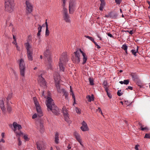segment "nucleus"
Instances as JSON below:
<instances>
[{
    "mask_svg": "<svg viewBox=\"0 0 150 150\" xmlns=\"http://www.w3.org/2000/svg\"><path fill=\"white\" fill-rule=\"evenodd\" d=\"M103 85L104 86V88H105V89H108V82L106 80H104V81L103 83Z\"/></svg>",
    "mask_w": 150,
    "mask_h": 150,
    "instance_id": "obj_29",
    "label": "nucleus"
},
{
    "mask_svg": "<svg viewBox=\"0 0 150 150\" xmlns=\"http://www.w3.org/2000/svg\"><path fill=\"white\" fill-rule=\"evenodd\" d=\"M7 110L9 113H10L12 110V108L9 106H8Z\"/></svg>",
    "mask_w": 150,
    "mask_h": 150,
    "instance_id": "obj_41",
    "label": "nucleus"
},
{
    "mask_svg": "<svg viewBox=\"0 0 150 150\" xmlns=\"http://www.w3.org/2000/svg\"><path fill=\"white\" fill-rule=\"evenodd\" d=\"M62 112L64 116L68 115V110L66 109V107H64L62 108Z\"/></svg>",
    "mask_w": 150,
    "mask_h": 150,
    "instance_id": "obj_26",
    "label": "nucleus"
},
{
    "mask_svg": "<svg viewBox=\"0 0 150 150\" xmlns=\"http://www.w3.org/2000/svg\"><path fill=\"white\" fill-rule=\"evenodd\" d=\"M37 26L38 32L37 34V36L38 37H40L41 32L42 31V26L39 24H38Z\"/></svg>",
    "mask_w": 150,
    "mask_h": 150,
    "instance_id": "obj_19",
    "label": "nucleus"
},
{
    "mask_svg": "<svg viewBox=\"0 0 150 150\" xmlns=\"http://www.w3.org/2000/svg\"><path fill=\"white\" fill-rule=\"evenodd\" d=\"M38 81L39 84L42 87L45 86L46 82L44 78L41 75L39 76L38 77Z\"/></svg>",
    "mask_w": 150,
    "mask_h": 150,
    "instance_id": "obj_10",
    "label": "nucleus"
},
{
    "mask_svg": "<svg viewBox=\"0 0 150 150\" xmlns=\"http://www.w3.org/2000/svg\"><path fill=\"white\" fill-rule=\"evenodd\" d=\"M139 125L140 126V129L142 131H144L145 130H148V128L147 127H143L144 126V125H142L140 123V122H139Z\"/></svg>",
    "mask_w": 150,
    "mask_h": 150,
    "instance_id": "obj_30",
    "label": "nucleus"
},
{
    "mask_svg": "<svg viewBox=\"0 0 150 150\" xmlns=\"http://www.w3.org/2000/svg\"><path fill=\"white\" fill-rule=\"evenodd\" d=\"M16 47L17 50L18 51H19L20 50V48L18 47V46L17 45H16Z\"/></svg>",
    "mask_w": 150,
    "mask_h": 150,
    "instance_id": "obj_57",
    "label": "nucleus"
},
{
    "mask_svg": "<svg viewBox=\"0 0 150 150\" xmlns=\"http://www.w3.org/2000/svg\"><path fill=\"white\" fill-rule=\"evenodd\" d=\"M80 52L79 49L78 50L74 52L75 56L73 58L72 60L74 62L78 64L80 62Z\"/></svg>",
    "mask_w": 150,
    "mask_h": 150,
    "instance_id": "obj_8",
    "label": "nucleus"
},
{
    "mask_svg": "<svg viewBox=\"0 0 150 150\" xmlns=\"http://www.w3.org/2000/svg\"><path fill=\"white\" fill-rule=\"evenodd\" d=\"M138 49H139V47L137 46L136 50H131V52H132V54L133 55H134V56H135L136 55V54L137 52H138Z\"/></svg>",
    "mask_w": 150,
    "mask_h": 150,
    "instance_id": "obj_32",
    "label": "nucleus"
},
{
    "mask_svg": "<svg viewBox=\"0 0 150 150\" xmlns=\"http://www.w3.org/2000/svg\"><path fill=\"white\" fill-rule=\"evenodd\" d=\"M75 0H70L69 3V13L72 14L74 12L76 7Z\"/></svg>",
    "mask_w": 150,
    "mask_h": 150,
    "instance_id": "obj_7",
    "label": "nucleus"
},
{
    "mask_svg": "<svg viewBox=\"0 0 150 150\" xmlns=\"http://www.w3.org/2000/svg\"><path fill=\"white\" fill-rule=\"evenodd\" d=\"M59 136L58 133L57 132L56 133L55 135V142L57 144L59 143Z\"/></svg>",
    "mask_w": 150,
    "mask_h": 150,
    "instance_id": "obj_28",
    "label": "nucleus"
},
{
    "mask_svg": "<svg viewBox=\"0 0 150 150\" xmlns=\"http://www.w3.org/2000/svg\"><path fill=\"white\" fill-rule=\"evenodd\" d=\"M67 148L68 149H70L71 148V147L70 146V144H69L68 145V146L67 147Z\"/></svg>",
    "mask_w": 150,
    "mask_h": 150,
    "instance_id": "obj_59",
    "label": "nucleus"
},
{
    "mask_svg": "<svg viewBox=\"0 0 150 150\" xmlns=\"http://www.w3.org/2000/svg\"><path fill=\"white\" fill-rule=\"evenodd\" d=\"M95 47H97L98 49H99L100 48V46L98 44L97 45V46H96Z\"/></svg>",
    "mask_w": 150,
    "mask_h": 150,
    "instance_id": "obj_63",
    "label": "nucleus"
},
{
    "mask_svg": "<svg viewBox=\"0 0 150 150\" xmlns=\"http://www.w3.org/2000/svg\"><path fill=\"white\" fill-rule=\"evenodd\" d=\"M19 61V67L20 70L21 75L24 77L25 75V66L24 60L23 59H21Z\"/></svg>",
    "mask_w": 150,
    "mask_h": 150,
    "instance_id": "obj_4",
    "label": "nucleus"
},
{
    "mask_svg": "<svg viewBox=\"0 0 150 150\" xmlns=\"http://www.w3.org/2000/svg\"><path fill=\"white\" fill-rule=\"evenodd\" d=\"M86 98L88 102H90L94 100V97L93 94H92L91 96H87Z\"/></svg>",
    "mask_w": 150,
    "mask_h": 150,
    "instance_id": "obj_24",
    "label": "nucleus"
},
{
    "mask_svg": "<svg viewBox=\"0 0 150 150\" xmlns=\"http://www.w3.org/2000/svg\"><path fill=\"white\" fill-rule=\"evenodd\" d=\"M68 61V58L65 53H63L59 59V62L64 63H66Z\"/></svg>",
    "mask_w": 150,
    "mask_h": 150,
    "instance_id": "obj_11",
    "label": "nucleus"
},
{
    "mask_svg": "<svg viewBox=\"0 0 150 150\" xmlns=\"http://www.w3.org/2000/svg\"><path fill=\"white\" fill-rule=\"evenodd\" d=\"M108 36L110 37H112V35L111 34L109 33H108Z\"/></svg>",
    "mask_w": 150,
    "mask_h": 150,
    "instance_id": "obj_61",
    "label": "nucleus"
},
{
    "mask_svg": "<svg viewBox=\"0 0 150 150\" xmlns=\"http://www.w3.org/2000/svg\"><path fill=\"white\" fill-rule=\"evenodd\" d=\"M38 115V114H37L36 113H35L33 115L32 117V118L33 119H34L36 118L37 117V115Z\"/></svg>",
    "mask_w": 150,
    "mask_h": 150,
    "instance_id": "obj_46",
    "label": "nucleus"
},
{
    "mask_svg": "<svg viewBox=\"0 0 150 150\" xmlns=\"http://www.w3.org/2000/svg\"><path fill=\"white\" fill-rule=\"evenodd\" d=\"M115 2L117 4H120L122 1V0H115Z\"/></svg>",
    "mask_w": 150,
    "mask_h": 150,
    "instance_id": "obj_47",
    "label": "nucleus"
},
{
    "mask_svg": "<svg viewBox=\"0 0 150 150\" xmlns=\"http://www.w3.org/2000/svg\"><path fill=\"white\" fill-rule=\"evenodd\" d=\"M33 54L32 51L27 52V57L29 61H32L33 60Z\"/></svg>",
    "mask_w": 150,
    "mask_h": 150,
    "instance_id": "obj_16",
    "label": "nucleus"
},
{
    "mask_svg": "<svg viewBox=\"0 0 150 150\" xmlns=\"http://www.w3.org/2000/svg\"><path fill=\"white\" fill-rule=\"evenodd\" d=\"M74 135L75 137V138L78 141H79L81 139L80 138V136L79 134L76 132H75L74 133Z\"/></svg>",
    "mask_w": 150,
    "mask_h": 150,
    "instance_id": "obj_23",
    "label": "nucleus"
},
{
    "mask_svg": "<svg viewBox=\"0 0 150 150\" xmlns=\"http://www.w3.org/2000/svg\"><path fill=\"white\" fill-rule=\"evenodd\" d=\"M98 110L99 111V112H100V113L101 114H103V113L102 112V111H101V110L100 108H98Z\"/></svg>",
    "mask_w": 150,
    "mask_h": 150,
    "instance_id": "obj_52",
    "label": "nucleus"
},
{
    "mask_svg": "<svg viewBox=\"0 0 150 150\" xmlns=\"http://www.w3.org/2000/svg\"><path fill=\"white\" fill-rule=\"evenodd\" d=\"M121 90H118L117 92V95L119 96H121L122 94L123 93H120V92L121 91Z\"/></svg>",
    "mask_w": 150,
    "mask_h": 150,
    "instance_id": "obj_44",
    "label": "nucleus"
},
{
    "mask_svg": "<svg viewBox=\"0 0 150 150\" xmlns=\"http://www.w3.org/2000/svg\"><path fill=\"white\" fill-rule=\"evenodd\" d=\"M79 143L82 146H83V145L82 144V142H81V139L80 140V141H78Z\"/></svg>",
    "mask_w": 150,
    "mask_h": 150,
    "instance_id": "obj_60",
    "label": "nucleus"
},
{
    "mask_svg": "<svg viewBox=\"0 0 150 150\" xmlns=\"http://www.w3.org/2000/svg\"><path fill=\"white\" fill-rule=\"evenodd\" d=\"M25 45L27 50V52L31 51L30 50L31 48V46L29 42H27L25 43Z\"/></svg>",
    "mask_w": 150,
    "mask_h": 150,
    "instance_id": "obj_22",
    "label": "nucleus"
},
{
    "mask_svg": "<svg viewBox=\"0 0 150 150\" xmlns=\"http://www.w3.org/2000/svg\"><path fill=\"white\" fill-rule=\"evenodd\" d=\"M40 128H42L43 127V125H42V124L41 122H40Z\"/></svg>",
    "mask_w": 150,
    "mask_h": 150,
    "instance_id": "obj_56",
    "label": "nucleus"
},
{
    "mask_svg": "<svg viewBox=\"0 0 150 150\" xmlns=\"http://www.w3.org/2000/svg\"><path fill=\"white\" fill-rule=\"evenodd\" d=\"M127 46L125 44L123 45L122 47V48L124 50H127Z\"/></svg>",
    "mask_w": 150,
    "mask_h": 150,
    "instance_id": "obj_37",
    "label": "nucleus"
},
{
    "mask_svg": "<svg viewBox=\"0 0 150 150\" xmlns=\"http://www.w3.org/2000/svg\"><path fill=\"white\" fill-rule=\"evenodd\" d=\"M62 1L63 2L62 5L63 7V19L66 22L70 23L71 22L70 17L68 13L67 9L65 7L66 0H62Z\"/></svg>",
    "mask_w": 150,
    "mask_h": 150,
    "instance_id": "obj_2",
    "label": "nucleus"
},
{
    "mask_svg": "<svg viewBox=\"0 0 150 150\" xmlns=\"http://www.w3.org/2000/svg\"><path fill=\"white\" fill-rule=\"evenodd\" d=\"M62 93H63L65 97V98L67 100L68 99V92L67 91H66L65 90V89L64 88H62Z\"/></svg>",
    "mask_w": 150,
    "mask_h": 150,
    "instance_id": "obj_21",
    "label": "nucleus"
},
{
    "mask_svg": "<svg viewBox=\"0 0 150 150\" xmlns=\"http://www.w3.org/2000/svg\"><path fill=\"white\" fill-rule=\"evenodd\" d=\"M50 32L48 30V28H46V31H45V36L46 37H47L49 35Z\"/></svg>",
    "mask_w": 150,
    "mask_h": 150,
    "instance_id": "obj_39",
    "label": "nucleus"
},
{
    "mask_svg": "<svg viewBox=\"0 0 150 150\" xmlns=\"http://www.w3.org/2000/svg\"><path fill=\"white\" fill-rule=\"evenodd\" d=\"M4 134L5 133L4 132H2L1 134V136L2 137V138H4Z\"/></svg>",
    "mask_w": 150,
    "mask_h": 150,
    "instance_id": "obj_54",
    "label": "nucleus"
},
{
    "mask_svg": "<svg viewBox=\"0 0 150 150\" xmlns=\"http://www.w3.org/2000/svg\"><path fill=\"white\" fill-rule=\"evenodd\" d=\"M2 142L3 143H4L5 142V140L4 139V138H2L0 139V142Z\"/></svg>",
    "mask_w": 150,
    "mask_h": 150,
    "instance_id": "obj_53",
    "label": "nucleus"
},
{
    "mask_svg": "<svg viewBox=\"0 0 150 150\" xmlns=\"http://www.w3.org/2000/svg\"><path fill=\"white\" fill-rule=\"evenodd\" d=\"M13 39L14 41L13 42V43L15 44V45H17L16 38H13Z\"/></svg>",
    "mask_w": 150,
    "mask_h": 150,
    "instance_id": "obj_48",
    "label": "nucleus"
},
{
    "mask_svg": "<svg viewBox=\"0 0 150 150\" xmlns=\"http://www.w3.org/2000/svg\"><path fill=\"white\" fill-rule=\"evenodd\" d=\"M26 8L27 11V13H30L33 11V6L28 1H26Z\"/></svg>",
    "mask_w": 150,
    "mask_h": 150,
    "instance_id": "obj_9",
    "label": "nucleus"
},
{
    "mask_svg": "<svg viewBox=\"0 0 150 150\" xmlns=\"http://www.w3.org/2000/svg\"><path fill=\"white\" fill-rule=\"evenodd\" d=\"M12 96V94H9L8 96L7 97V100L8 101L7 102H8V101H9V100H10Z\"/></svg>",
    "mask_w": 150,
    "mask_h": 150,
    "instance_id": "obj_38",
    "label": "nucleus"
},
{
    "mask_svg": "<svg viewBox=\"0 0 150 150\" xmlns=\"http://www.w3.org/2000/svg\"><path fill=\"white\" fill-rule=\"evenodd\" d=\"M22 144V142L21 141H19L18 142V145L21 146Z\"/></svg>",
    "mask_w": 150,
    "mask_h": 150,
    "instance_id": "obj_62",
    "label": "nucleus"
},
{
    "mask_svg": "<svg viewBox=\"0 0 150 150\" xmlns=\"http://www.w3.org/2000/svg\"><path fill=\"white\" fill-rule=\"evenodd\" d=\"M24 139L26 141L28 140V135L27 134H25L23 136Z\"/></svg>",
    "mask_w": 150,
    "mask_h": 150,
    "instance_id": "obj_45",
    "label": "nucleus"
},
{
    "mask_svg": "<svg viewBox=\"0 0 150 150\" xmlns=\"http://www.w3.org/2000/svg\"><path fill=\"white\" fill-rule=\"evenodd\" d=\"M89 81L90 84L91 85H94V83L93 82V79L91 78H89Z\"/></svg>",
    "mask_w": 150,
    "mask_h": 150,
    "instance_id": "obj_35",
    "label": "nucleus"
},
{
    "mask_svg": "<svg viewBox=\"0 0 150 150\" xmlns=\"http://www.w3.org/2000/svg\"><path fill=\"white\" fill-rule=\"evenodd\" d=\"M1 103L0 105L1 108L3 111L4 112L5 110L4 105V103L2 100L1 101Z\"/></svg>",
    "mask_w": 150,
    "mask_h": 150,
    "instance_id": "obj_31",
    "label": "nucleus"
},
{
    "mask_svg": "<svg viewBox=\"0 0 150 150\" xmlns=\"http://www.w3.org/2000/svg\"><path fill=\"white\" fill-rule=\"evenodd\" d=\"M128 89H129L131 90H133V87L131 86H128L127 88H126L127 90Z\"/></svg>",
    "mask_w": 150,
    "mask_h": 150,
    "instance_id": "obj_50",
    "label": "nucleus"
},
{
    "mask_svg": "<svg viewBox=\"0 0 150 150\" xmlns=\"http://www.w3.org/2000/svg\"><path fill=\"white\" fill-rule=\"evenodd\" d=\"M105 91L107 93V95L110 98H112V95H111V94L109 92L110 91H109V90L108 88L107 89H106L105 90Z\"/></svg>",
    "mask_w": 150,
    "mask_h": 150,
    "instance_id": "obj_34",
    "label": "nucleus"
},
{
    "mask_svg": "<svg viewBox=\"0 0 150 150\" xmlns=\"http://www.w3.org/2000/svg\"><path fill=\"white\" fill-rule=\"evenodd\" d=\"M89 39L91 40L92 41L93 43L94 42H95V41H94V38H88Z\"/></svg>",
    "mask_w": 150,
    "mask_h": 150,
    "instance_id": "obj_58",
    "label": "nucleus"
},
{
    "mask_svg": "<svg viewBox=\"0 0 150 150\" xmlns=\"http://www.w3.org/2000/svg\"><path fill=\"white\" fill-rule=\"evenodd\" d=\"M38 150H45V146L43 144H38L37 145Z\"/></svg>",
    "mask_w": 150,
    "mask_h": 150,
    "instance_id": "obj_17",
    "label": "nucleus"
},
{
    "mask_svg": "<svg viewBox=\"0 0 150 150\" xmlns=\"http://www.w3.org/2000/svg\"><path fill=\"white\" fill-rule=\"evenodd\" d=\"M135 82L136 83V84L140 87V88L142 87L143 85L141 81L139 79Z\"/></svg>",
    "mask_w": 150,
    "mask_h": 150,
    "instance_id": "obj_27",
    "label": "nucleus"
},
{
    "mask_svg": "<svg viewBox=\"0 0 150 150\" xmlns=\"http://www.w3.org/2000/svg\"><path fill=\"white\" fill-rule=\"evenodd\" d=\"M133 81H135L139 79L138 75L136 73H132L130 74Z\"/></svg>",
    "mask_w": 150,
    "mask_h": 150,
    "instance_id": "obj_14",
    "label": "nucleus"
},
{
    "mask_svg": "<svg viewBox=\"0 0 150 150\" xmlns=\"http://www.w3.org/2000/svg\"><path fill=\"white\" fill-rule=\"evenodd\" d=\"M79 51L82 54V55L83 56V64H84L86 62V61L87 60V56L85 54V53L83 52L81 49H79Z\"/></svg>",
    "mask_w": 150,
    "mask_h": 150,
    "instance_id": "obj_15",
    "label": "nucleus"
},
{
    "mask_svg": "<svg viewBox=\"0 0 150 150\" xmlns=\"http://www.w3.org/2000/svg\"><path fill=\"white\" fill-rule=\"evenodd\" d=\"M64 117L65 120L68 123H70V119L69 117L68 116V115H65L64 116Z\"/></svg>",
    "mask_w": 150,
    "mask_h": 150,
    "instance_id": "obj_33",
    "label": "nucleus"
},
{
    "mask_svg": "<svg viewBox=\"0 0 150 150\" xmlns=\"http://www.w3.org/2000/svg\"><path fill=\"white\" fill-rule=\"evenodd\" d=\"M13 126L14 128V131L16 134V136L17 137L20 136L21 135L23 134V133L21 131L18 132H17V129H18V130H19L22 129V127L21 125L18 124L16 122H14L13 123Z\"/></svg>",
    "mask_w": 150,
    "mask_h": 150,
    "instance_id": "obj_6",
    "label": "nucleus"
},
{
    "mask_svg": "<svg viewBox=\"0 0 150 150\" xmlns=\"http://www.w3.org/2000/svg\"><path fill=\"white\" fill-rule=\"evenodd\" d=\"M139 146L138 144L136 145L135 146V149L136 150H139L138 149V147Z\"/></svg>",
    "mask_w": 150,
    "mask_h": 150,
    "instance_id": "obj_49",
    "label": "nucleus"
},
{
    "mask_svg": "<svg viewBox=\"0 0 150 150\" xmlns=\"http://www.w3.org/2000/svg\"><path fill=\"white\" fill-rule=\"evenodd\" d=\"M55 86L57 89V91L59 93L62 92V89L60 88V86L59 85V82H58L57 83H55Z\"/></svg>",
    "mask_w": 150,
    "mask_h": 150,
    "instance_id": "obj_18",
    "label": "nucleus"
},
{
    "mask_svg": "<svg viewBox=\"0 0 150 150\" xmlns=\"http://www.w3.org/2000/svg\"><path fill=\"white\" fill-rule=\"evenodd\" d=\"M54 79L55 83L59 82V80H60V76L58 74H57L56 76L54 75Z\"/></svg>",
    "mask_w": 150,
    "mask_h": 150,
    "instance_id": "obj_25",
    "label": "nucleus"
},
{
    "mask_svg": "<svg viewBox=\"0 0 150 150\" xmlns=\"http://www.w3.org/2000/svg\"><path fill=\"white\" fill-rule=\"evenodd\" d=\"M47 100L46 105L48 110L51 111L55 115H59V110L54 104L52 99L50 97H48Z\"/></svg>",
    "mask_w": 150,
    "mask_h": 150,
    "instance_id": "obj_1",
    "label": "nucleus"
},
{
    "mask_svg": "<svg viewBox=\"0 0 150 150\" xmlns=\"http://www.w3.org/2000/svg\"><path fill=\"white\" fill-rule=\"evenodd\" d=\"M125 103H126V104L128 106L130 104V103H129L128 102V100L127 101H125Z\"/></svg>",
    "mask_w": 150,
    "mask_h": 150,
    "instance_id": "obj_51",
    "label": "nucleus"
},
{
    "mask_svg": "<svg viewBox=\"0 0 150 150\" xmlns=\"http://www.w3.org/2000/svg\"><path fill=\"white\" fill-rule=\"evenodd\" d=\"M44 57L46 58L48 61L50 59V53L48 48H47L43 53Z\"/></svg>",
    "mask_w": 150,
    "mask_h": 150,
    "instance_id": "obj_12",
    "label": "nucleus"
},
{
    "mask_svg": "<svg viewBox=\"0 0 150 150\" xmlns=\"http://www.w3.org/2000/svg\"><path fill=\"white\" fill-rule=\"evenodd\" d=\"M65 63H64L63 62H59V67L60 70L61 71H64L65 68L64 67V64H65Z\"/></svg>",
    "mask_w": 150,
    "mask_h": 150,
    "instance_id": "obj_20",
    "label": "nucleus"
},
{
    "mask_svg": "<svg viewBox=\"0 0 150 150\" xmlns=\"http://www.w3.org/2000/svg\"><path fill=\"white\" fill-rule=\"evenodd\" d=\"M104 6L105 4L104 3H101L99 7L100 10V11H102L103 9Z\"/></svg>",
    "mask_w": 150,
    "mask_h": 150,
    "instance_id": "obj_36",
    "label": "nucleus"
},
{
    "mask_svg": "<svg viewBox=\"0 0 150 150\" xmlns=\"http://www.w3.org/2000/svg\"><path fill=\"white\" fill-rule=\"evenodd\" d=\"M147 3H148V4H149V6L148 7V8H150V2L149 1H147Z\"/></svg>",
    "mask_w": 150,
    "mask_h": 150,
    "instance_id": "obj_64",
    "label": "nucleus"
},
{
    "mask_svg": "<svg viewBox=\"0 0 150 150\" xmlns=\"http://www.w3.org/2000/svg\"><path fill=\"white\" fill-rule=\"evenodd\" d=\"M144 138H148L150 139V134L147 133L145 134L144 137Z\"/></svg>",
    "mask_w": 150,
    "mask_h": 150,
    "instance_id": "obj_40",
    "label": "nucleus"
},
{
    "mask_svg": "<svg viewBox=\"0 0 150 150\" xmlns=\"http://www.w3.org/2000/svg\"><path fill=\"white\" fill-rule=\"evenodd\" d=\"M124 84L125 85H127L129 84V80H125L123 81Z\"/></svg>",
    "mask_w": 150,
    "mask_h": 150,
    "instance_id": "obj_42",
    "label": "nucleus"
},
{
    "mask_svg": "<svg viewBox=\"0 0 150 150\" xmlns=\"http://www.w3.org/2000/svg\"><path fill=\"white\" fill-rule=\"evenodd\" d=\"M81 124L82 126L81 127L80 129L83 132L88 131V128L87 126L86 123L84 121H83Z\"/></svg>",
    "mask_w": 150,
    "mask_h": 150,
    "instance_id": "obj_13",
    "label": "nucleus"
},
{
    "mask_svg": "<svg viewBox=\"0 0 150 150\" xmlns=\"http://www.w3.org/2000/svg\"><path fill=\"white\" fill-rule=\"evenodd\" d=\"M33 100L35 106L36 108L38 116V117H40L43 115V113L41 108V107L38 102L37 101V98L35 97H33Z\"/></svg>",
    "mask_w": 150,
    "mask_h": 150,
    "instance_id": "obj_5",
    "label": "nucleus"
},
{
    "mask_svg": "<svg viewBox=\"0 0 150 150\" xmlns=\"http://www.w3.org/2000/svg\"><path fill=\"white\" fill-rule=\"evenodd\" d=\"M75 110L76 112L78 114H80L81 113L80 109L77 107L75 108Z\"/></svg>",
    "mask_w": 150,
    "mask_h": 150,
    "instance_id": "obj_43",
    "label": "nucleus"
},
{
    "mask_svg": "<svg viewBox=\"0 0 150 150\" xmlns=\"http://www.w3.org/2000/svg\"><path fill=\"white\" fill-rule=\"evenodd\" d=\"M5 9L6 11L11 12L13 11L14 7L13 0H5Z\"/></svg>",
    "mask_w": 150,
    "mask_h": 150,
    "instance_id": "obj_3",
    "label": "nucleus"
},
{
    "mask_svg": "<svg viewBox=\"0 0 150 150\" xmlns=\"http://www.w3.org/2000/svg\"><path fill=\"white\" fill-rule=\"evenodd\" d=\"M72 96L73 98L74 99V101L75 102V98L74 95L73 93H72Z\"/></svg>",
    "mask_w": 150,
    "mask_h": 150,
    "instance_id": "obj_55",
    "label": "nucleus"
}]
</instances>
